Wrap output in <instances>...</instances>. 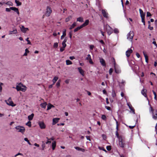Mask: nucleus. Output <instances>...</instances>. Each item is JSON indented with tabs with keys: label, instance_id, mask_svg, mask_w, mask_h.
I'll list each match as a JSON object with an SVG mask.
<instances>
[{
	"label": "nucleus",
	"instance_id": "nucleus-24",
	"mask_svg": "<svg viewBox=\"0 0 157 157\" xmlns=\"http://www.w3.org/2000/svg\"><path fill=\"white\" fill-rule=\"evenodd\" d=\"M66 30L65 29L63 31V35L61 36V39H62L66 35Z\"/></svg>",
	"mask_w": 157,
	"mask_h": 157
},
{
	"label": "nucleus",
	"instance_id": "nucleus-30",
	"mask_svg": "<svg viewBox=\"0 0 157 157\" xmlns=\"http://www.w3.org/2000/svg\"><path fill=\"white\" fill-rule=\"evenodd\" d=\"M56 142L55 141H54L52 143V147L53 150H54L56 146Z\"/></svg>",
	"mask_w": 157,
	"mask_h": 157
},
{
	"label": "nucleus",
	"instance_id": "nucleus-41",
	"mask_svg": "<svg viewBox=\"0 0 157 157\" xmlns=\"http://www.w3.org/2000/svg\"><path fill=\"white\" fill-rule=\"evenodd\" d=\"M24 140L27 142L28 143L29 145H31V143H30V142H29V140H28V138H24Z\"/></svg>",
	"mask_w": 157,
	"mask_h": 157
},
{
	"label": "nucleus",
	"instance_id": "nucleus-18",
	"mask_svg": "<svg viewBox=\"0 0 157 157\" xmlns=\"http://www.w3.org/2000/svg\"><path fill=\"white\" fill-rule=\"evenodd\" d=\"M75 149L78 150V151H80L83 152H84L85 151V150L84 149L79 147H74Z\"/></svg>",
	"mask_w": 157,
	"mask_h": 157
},
{
	"label": "nucleus",
	"instance_id": "nucleus-45",
	"mask_svg": "<svg viewBox=\"0 0 157 157\" xmlns=\"http://www.w3.org/2000/svg\"><path fill=\"white\" fill-rule=\"evenodd\" d=\"M153 111H154L152 107L150 105V112H151L152 114H153L154 113Z\"/></svg>",
	"mask_w": 157,
	"mask_h": 157
},
{
	"label": "nucleus",
	"instance_id": "nucleus-35",
	"mask_svg": "<svg viewBox=\"0 0 157 157\" xmlns=\"http://www.w3.org/2000/svg\"><path fill=\"white\" fill-rule=\"evenodd\" d=\"M143 53H144V57L145 58V61L147 63H148V57H147V56L146 55L144 52H143Z\"/></svg>",
	"mask_w": 157,
	"mask_h": 157
},
{
	"label": "nucleus",
	"instance_id": "nucleus-61",
	"mask_svg": "<svg viewBox=\"0 0 157 157\" xmlns=\"http://www.w3.org/2000/svg\"><path fill=\"white\" fill-rule=\"evenodd\" d=\"M13 32L14 34H17V31L16 29H15L13 30Z\"/></svg>",
	"mask_w": 157,
	"mask_h": 157
},
{
	"label": "nucleus",
	"instance_id": "nucleus-43",
	"mask_svg": "<svg viewBox=\"0 0 157 157\" xmlns=\"http://www.w3.org/2000/svg\"><path fill=\"white\" fill-rule=\"evenodd\" d=\"M58 46V43H55L54 44L53 47L54 48H57Z\"/></svg>",
	"mask_w": 157,
	"mask_h": 157
},
{
	"label": "nucleus",
	"instance_id": "nucleus-55",
	"mask_svg": "<svg viewBox=\"0 0 157 157\" xmlns=\"http://www.w3.org/2000/svg\"><path fill=\"white\" fill-rule=\"evenodd\" d=\"M65 48H64L63 47H61L60 48V51L61 52H63Z\"/></svg>",
	"mask_w": 157,
	"mask_h": 157
},
{
	"label": "nucleus",
	"instance_id": "nucleus-6",
	"mask_svg": "<svg viewBox=\"0 0 157 157\" xmlns=\"http://www.w3.org/2000/svg\"><path fill=\"white\" fill-rule=\"evenodd\" d=\"M5 101L6 103L9 105L12 106H14L16 105L14 104L13 102L12 101L11 98H10L8 100H6Z\"/></svg>",
	"mask_w": 157,
	"mask_h": 157
},
{
	"label": "nucleus",
	"instance_id": "nucleus-28",
	"mask_svg": "<svg viewBox=\"0 0 157 157\" xmlns=\"http://www.w3.org/2000/svg\"><path fill=\"white\" fill-rule=\"evenodd\" d=\"M115 71L116 73L118 74L121 72V70L120 69L117 68V67L114 68Z\"/></svg>",
	"mask_w": 157,
	"mask_h": 157
},
{
	"label": "nucleus",
	"instance_id": "nucleus-58",
	"mask_svg": "<svg viewBox=\"0 0 157 157\" xmlns=\"http://www.w3.org/2000/svg\"><path fill=\"white\" fill-rule=\"evenodd\" d=\"M134 68L136 69V70H138L139 69V67L137 65H135Z\"/></svg>",
	"mask_w": 157,
	"mask_h": 157
},
{
	"label": "nucleus",
	"instance_id": "nucleus-60",
	"mask_svg": "<svg viewBox=\"0 0 157 157\" xmlns=\"http://www.w3.org/2000/svg\"><path fill=\"white\" fill-rule=\"evenodd\" d=\"M105 108L108 110H110L111 109V108L110 107L108 106H105Z\"/></svg>",
	"mask_w": 157,
	"mask_h": 157
},
{
	"label": "nucleus",
	"instance_id": "nucleus-29",
	"mask_svg": "<svg viewBox=\"0 0 157 157\" xmlns=\"http://www.w3.org/2000/svg\"><path fill=\"white\" fill-rule=\"evenodd\" d=\"M47 105V104L46 102H44V103H41L40 104V106L41 107L44 108H46Z\"/></svg>",
	"mask_w": 157,
	"mask_h": 157
},
{
	"label": "nucleus",
	"instance_id": "nucleus-8",
	"mask_svg": "<svg viewBox=\"0 0 157 157\" xmlns=\"http://www.w3.org/2000/svg\"><path fill=\"white\" fill-rule=\"evenodd\" d=\"M133 52V50L132 49H129L126 52L125 54L126 56L128 58L130 55V54L132 53Z\"/></svg>",
	"mask_w": 157,
	"mask_h": 157
},
{
	"label": "nucleus",
	"instance_id": "nucleus-38",
	"mask_svg": "<svg viewBox=\"0 0 157 157\" xmlns=\"http://www.w3.org/2000/svg\"><path fill=\"white\" fill-rule=\"evenodd\" d=\"M15 2L16 3L17 6H21V2H20L19 1L17 0H15Z\"/></svg>",
	"mask_w": 157,
	"mask_h": 157
},
{
	"label": "nucleus",
	"instance_id": "nucleus-12",
	"mask_svg": "<svg viewBox=\"0 0 157 157\" xmlns=\"http://www.w3.org/2000/svg\"><path fill=\"white\" fill-rule=\"evenodd\" d=\"M119 142V145L122 148H124V147L125 146V141L121 142V141Z\"/></svg>",
	"mask_w": 157,
	"mask_h": 157
},
{
	"label": "nucleus",
	"instance_id": "nucleus-4",
	"mask_svg": "<svg viewBox=\"0 0 157 157\" xmlns=\"http://www.w3.org/2000/svg\"><path fill=\"white\" fill-rule=\"evenodd\" d=\"M105 28L106 29V31L109 35H110L113 32V29L108 25H106Z\"/></svg>",
	"mask_w": 157,
	"mask_h": 157
},
{
	"label": "nucleus",
	"instance_id": "nucleus-5",
	"mask_svg": "<svg viewBox=\"0 0 157 157\" xmlns=\"http://www.w3.org/2000/svg\"><path fill=\"white\" fill-rule=\"evenodd\" d=\"M10 10L14 11L17 13L18 14H19V13L18 11V10L17 8L15 7H11L10 8H6V11L7 12H10Z\"/></svg>",
	"mask_w": 157,
	"mask_h": 157
},
{
	"label": "nucleus",
	"instance_id": "nucleus-44",
	"mask_svg": "<svg viewBox=\"0 0 157 157\" xmlns=\"http://www.w3.org/2000/svg\"><path fill=\"white\" fill-rule=\"evenodd\" d=\"M106 149L107 150L109 151L111 149V146H108L106 147Z\"/></svg>",
	"mask_w": 157,
	"mask_h": 157
},
{
	"label": "nucleus",
	"instance_id": "nucleus-48",
	"mask_svg": "<svg viewBox=\"0 0 157 157\" xmlns=\"http://www.w3.org/2000/svg\"><path fill=\"white\" fill-rule=\"evenodd\" d=\"M115 121H116V129H117V131H118V122L117 121L116 119H115Z\"/></svg>",
	"mask_w": 157,
	"mask_h": 157
},
{
	"label": "nucleus",
	"instance_id": "nucleus-32",
	"mask_svg": "<svg viewBox=\"0 0 157 157\" xmlns=\"http://www.w3.org/2000/svg\"><path fill=\"white\" fill-rule=\"evenodd\" d=\"M72 17V16H69L66 19L65 21L66 22L69 21L71 19Z\"/></svg>",
	"mask_w": 157,
	"mask_h": 157
},
{
	"label": "nucleus",
	"instance_id": "nucleus-57",
	"mask_svg": "<svg viewBox=\"0 0 157 157\" xmlns=\"http://www.w3.org/2000/svg\"><path fill=\"white\" fill-rule=\"evenodd\" d=\"M62 45L63 46L62 47H63L64 48H65L67 45L66 43H64L63 42L62 43Z\"/></svg>",
	"mask_w": 157,
	"mask_h": 157
},
{
	"label": "nucleus",
	"instance_id": "nucleus-63",
	"mask_svg": "<svg viewBox=\"0 0 157 157\" xmlns=\"http://www.w3.org/2000/svg\"><path fill=\"white\" fill-rule=\"evenodd\" d=\"M67 37H66L64 39V40H63V41L62 42L64 43H66L67 42Z\"/></svg>",
	"mask_w": 157,
	"mask_h": 157
},
{
	"label": "nucleus",
	"instance_id": "nucleus-64",
	"mask_svg": "<svg viewBox=\"0 0 157 157\" xmlns=\"http://www.w3.org/2000/svg\"><path fill=\"white\" fill-rule=\"evenodd\" d=\"M18 155H23L21 153H18V154H17L16 155H15V157H16Z\"/></svg>",
	"mask_w": 157,
	"mask_h": 157
},
{
	"label": "nucleus",
	"instance_id": "nucleus-47",
	"mask_svg": "<svg viewBox=\"0 0 157 157\" xmlns=\"http://www.w3.org/2000/svg\"><path fill=\"white\" fill-rule=\"evenodd\" d=\"M101 118L103 120H105L106 119V116L104 115H103L101 117Z\"/></svg>",
	"mask_w": 157,
	"mask_h": 157
},
{
	"label": "nucleus",
	"instance_id": "nucleus-25",
	"mask_svg": "<svg viewBox=\"0 0 157 157\" xmlns=\"http://www.w3.org/2000/svg\"><path fill=\"white\" fill-rule=\"evenodd\" d=\"M58 79V77L55 76L52 80L53 85H54Z\"/></svg>",
	"mask_w": 157,
	"mask_h": 157
},
{
	"label": "nucleus",
	"instance_id": "nucleus-46",
	"mask_svg": "<svg viewBox=\"0 0 157 157\" xmlns=\"http://www.w3.org/2000/svg\"><path fill=\"white\" fill-rule=\"evenodd\" d=\"M114 32L115 33H119L118 30L117 29H115L114 30Z\"/></svg>",
	"mask_w": 157,
	"mask_h": 157
},
{
	"label": "nucleus",
	"instance_id": "nucleus-56",
	"mask_svg": "<svg viewBox=\"0 0 157 157\" xmlns=\"http://www.w3.org/2000/svg\"><path fill=\"white\" fill-rule=\"evenodd\" d=\"M28 39H29V38H27L26 39V40L28 42L27 44H31V43L30 42V41L28 40Z\"/></svg>",
	"mask_w": 157,
	"mask_h": 157
},
{
	"label": "nucleus",
	"instance_id": "nucleus-3",
	"mask_svg": "<svg viewBox=\"0 0 157 157\" xmlns=\"http://www.w3.org/2000/svg\"><path fill=\"white\" fill-rule=\"evenodd\" d=\"M134 36V33L133 32L130 31L127 35V39L132 43V40Z\"/></svg>",
	"mask_w": 157,
	"mask_h": 157
},
{
	"label": "nucleus",
	"instance_id": "nucleus-31",
	"mask_svg": "<svg viewBox=\"0 0 157 157\" xmlns=\"http://www.w3.org/2000/svg\"><path fill=\"white\" fill-rule=\"evenodd\" d=\"M118 139L119 142L124 141L122 136H119V137H118Z\"/></svg>",
	"mask_w": 157,
	"mask_h": 157
},
{
	"label": "nucleus",
	"instance_id": "nucleus-54",
	"mask_svg": "<svg viewBox=\"0 0 157 157\" xmlns=\"http://www.w3.org/2000/svg\"><path fill=\"white\" fill-rule=\"evenodd\" d=\"M151 13L149 12H147V17H150L151 16Z\"/></svg>",
	"mask_w": 157,
	"mask_h": 157
},
{
	"label": "nucleus",
	"instance_id": "nucleus-39",
	"mask_svg": "<svg viewBox=\"0 0 157 157\" xmlns=\"http://www.w3.org/2000/svg\"><path fill=\"white\" fill-rule=\"evenodd\" d=\"M76 25V23L74 22L73 24L70 26V29H71L74 28Z\"/></svg>",
	"mask_w": 157,
	"mask_h": 157
},
{
	"label": "nucleus",
	"instance_id": "nucleus-10",
	"mask_svg": "<svg viewBox=\"0 0 157 157\" xmlns=\"http://www.w3.org/2000/svg\"><path fill=\"white\" fill-rule=\"evenodd\" d=\"M86 59L89 60L90 64H93V62L91 59V56L90 54L87 55V57L86 58Z\"/></svg>",
	"mask_w": 157,
	"mask_h": 157
},
{
	"label": "nucleus",
	"instance_id": "nucleus-7",
	"mask_svg": "<svg viewBox=\"0 0 157 157\" xmlns=\"http://www.w3.org/2000/svg\"><path fill=\"white\" fill-rule=\"evenodd\" d=\"M52 12V10L50 7L48 6L46 9V15L47 16L49 17L50 16V14Z\"/></svg>",
	"mask_w": 157,
	"mask_h": 157
},
{
	"label": "nucleus",
	"instance_id": "nucleus-21",
	"mask_svg": "<svg viewBox=\"0 0 157 157\" xmlns=\"http://www.w3.org/2000/svg\"><path fill=\"white\" fill-rule=\"evenodd\" d=\"M146 90L144 89H143V90L141 91L142 94L145 97H146L147 96V94L146 93Z\"/></svg>",
	"mask_w": 157,
	"mask_h": 157
},
{
	"label": "nucleus",
	"instance_id": "nucleus-16",
	"mask_svg": "<svg viewBox=\"0 0 157 157\" xmlns=\"http://www.w3.org/2000/svg\"><path fill=\"white\" fill-rule=\"evenodd\" d=\"M139 10L141 18L144 17L145 14L144 13L143 10L141 9H140Z\"/></svg>",
	"mask_w": 157,
	"mask_h": 157
},
{
	"label": "nucleus",
	"instance_id": "nucleus-34",
	"mask_svg": "<svg viewBox=\"0 0 157 157\" xmlns=\"http://www.w3.org/2000/svg\"><path fill=\"white\" fill-rule=\"evenodd\" d=\"M29 50H28V49L27 48H26L25 49V53L23 55V56H26L27 55V53H29Z\"/></svg>",
	"mask_w": 157,
	"mask_h": 157
},
{
	"label": "nucleus",
	"instance_id": "nucleus-26",
	"mask_svg": "<svg viewBox=\"0 0 157 157\" xmlns=\"http://www.w3.org/2000/svg\"><path fill=\"white\" fill-rule=\"evenodd\" d=\"M152 118L155 120H157V111L155 114L154 113L152 114Z\"/></svg>",
	"mask_w": 157,
	"mask_h": 157
},
{
	"label": "nucleus",
	"instance_id": "nucleus-1",
	"mask_svg": "<svg viewBox=\"0 0 157 157\" xmlns=\"http://www.w3.org/2000/svg\"><path fill=\"white\" fill-rule=\"evenodd\" d=\"M16 88L17 91L21 90L24 92L26 90V86H23L21 83L19 84L17 86Z\"/></svg>",
	"mask_w": 157,
	"mask_h": 157
},
{
	"label": "nucleus",
	"instance_id": "nucleus-23",
	"mask_svg": "<svg viewBox=\"0 0 157 157\" xmlns=\"http://www.w3.org/2000/svg\"><path fill=\"white\" fill-rule=\"evenodd\" d=\"M34 116V114L33 113H32L31 115H29L28 116V118L29 120V121L32 120Z\"/></svg>",
	"mask_w": 157,
	"mask_h": 157
},
{
	"label": "nucleus",
	"instance_id": "nucleus-14",
	"mask_svg": "<svg viewBox=\"0 0 157 157\" xmlns=\"http://www.w3.org/2000/svg\"><path fill=\"white\" fill-rule=\"evenodd\" d=\"M59 120V118H55L53 119L52 124L54 125L57 123Z\"/></svg>",
	"mask_w": 157,
	"mask_h": 157
},
{
	"label": "nucleus",
	"instance_id": "nucleus-59",
	"mask_svg": "<svg viewBox=\"0 0 157 157\" xmlns=\"http://www.w3.org/2000/svg\"><path fill=\"white\" fill-rule=\"evenodd\" d=\"M116 135L117 136V138L119 137L120 136H119V135L118 133V132L117 131H116Z\"/></svg>",
	"mask_w": 157,
	"mask_h": 157
},
{
	"label": "nucleus",
	"instance_id": "nucleus-11",
	"mask_svg": "<svg viewBox=\"0 0 157 157\" xmlns=\"http://www.w3.org/2000/svg\"><path fill=\"white\" fill-rule=\"evenodd\" d=\"M20 28L21 31L23 33H25L27 31L29 30L28 28H25L23 25L21 26Z\"/></svg>",
	"mask_w": 157,
	"mask_h": 157
},
{
	"label": "nucleus",
	"instance_id": "nucleus-27",
	"mask_svg": "<svg viewBox=\"0 0 157 157\" xmlns=\"http://www.w3.org/2000/svg\"><path fill=\"white\" fill-rule=\"evenodd\" d=\"M77 21L81 22H83V18L81 17H79L77 18Z\"/></svg>",
	"mask_w": 157,
	"mask_h": 157
},
{
	"label": "nucleus",
	"instance_id": "nucleus-40",
	"mask_svg": "<svg viewBox=\"0 0 157 157\" xmlns=\"http://www.w3.org/2000/svg\"><path fill=\"white\" fill-rule=\"evenodd\" d=\"M26 125L28 126L29 127H31V122L30 121H29L27 123H26Z\"/></svg>",
	"mask_w": 157,
	"mask_h": 157
},
{
	"label": "nucleus",
	"instance_id": "nucleus-62",
	"mask_svg": "<svg viewBox=\"0 0 157 157\" xmlns=\"http://www.w3.org/2000/svg\"><path fill=\"white\" fill-rule=\"evenodd\" d=\"M113 69L112 68H110L109 70V74L110 75H111L112 74V73L113 72Z\"/></svg>",
	"mask_w": 157,
	"mask_h": 157
},
{
	"label": "nucleus",
	"instance_id": "nucleus-37",
	"mask_svg": "<svg viewBox=\"0 0 157 157\" xmlns=\"http://www.w3.org/2000/svg\"><path fill=\"white\" fill-rule=\"evenodd\" d=\"M5 4L9 5V6H13V3L10 1H8L6 3H5Z\"/></svg>",
	"mask_w": 157,
	"mask_h": 157
},
{
	"label": "nucleus",
	"instance_id": "nucleus-52",
	"mask_svg": "<svg viewBox=\"0 0 157 157\" xmlns=\"http://www.w3.org/2000/svg\"><path fill=\"white\" fill-rule=\"evenodd\" d=\"M112 96L113 97H115L116 96V94L114 91H113L112 93Z\"/></svg>",
	"mask_w": 157,
	"mask_h": 157
},
{
	"label": "nucleus",
	"instance_id": "nucleus-50",
	"mask_svg": "<svg viewBox=\"0 0 157 157\" xmlns=\"http://www.w3.org/2000/svg\"><path fill=\"white\" fill-rule=\"evenodd\" d=\"M60 80L58 81L56 84V86H57V87H58L60 86Z\"/></svg>",
	"mask_w": 157,
	"mask_h": 157
},
{
	"label": "nucleus",
	"instance_id": "nucleus-49",
	"mask_svg": "<svg viewBox=\"0 0 157 157\" xmlns=\"http://www.w3.org/2000/svg\"><path fill=\"white\" fill-rule=\"evenodd\" d=\"M148 29H149L150 30H152L153 29V28L152 27H151L150 26V24H149L148 26Z\"/></svg>",
	"mask_w": 157,
	"mask_h": 157
},
{
	"label": "nucleus",
	"instance_id": "nucleus-22",
	"mask_svg": "<svg viewBox=\"0 0 157 157\" xmlns=\"http://www.w3.org/2000/svg\"><path fill=\"white\" fill-rule=\"evenodd\" d=\"M54 107V106L53 105L51 104L50 103H49L48 105L47 106V110H48Z\"/></svg>",
	"mask_w": 157,
	"mask_h": 157
},
{
	"label": "nucleus",
	"instance_id": "nucleus-20",
	"mask_svg": "<svg viewBox=\"0 0 157 157\" xmlns=\"http://www.w3.org/2000/svg\"><path fill=\"white\" fill-rule=\"evenodd\" d=\"M89 23V21L88 20H86L84 23L83 24H82V27H84L87 25H88V23Z\"/></svg>",
	"mask_w": 157,
	"mask_h": 157
},
{
	"label": "nucleus",
	"instance_id": "nucleus-53",
	"mask_svg": "<svg viewBox=\"0 0 157 157\" xmlns=\"http://www.w3.org/2000/svg\"><path fill=\"white\" fill-rule=\"evenodd\" d=\"M94 48V46L93 45H90V50H93Z\"/></svg>",
	"mask_w": 157,
	"mask_h": 157
},
{
	"label": "nucleus",
	"instance_id": "nucleus-13",
	"mask_svg": "<svg viewBox=\"0 0 157 157\" xmlns=\"http://www.w3.org/2000/svg\"><path fill=\"white\" fill-rule=\"evenodd\" d=\"M100 62L103 66H106L105 61L103 58H100Z\"/></svg>",
	"mask_w": 157,
	"mask_h": 157
},
{
	"label": "nucleus",
	"instance_id": "nucleus-19",
	"mask_svg": "<svg viewBox=\"0 0 157 157\" xmlns=\"http://www.w3.org/2000/svg\"><path fill=\"white\" fill-rule=\"evenodd\" d=\"M78 69L81 74L83 76L84 75V71L82 69L81 67H78Z\"/></svg>",
	"mask_w": 157,
	"mask_h": 157
},
{
	"label": "nucleus",
	"instance_id": "nucleus-36",
	"mask_svg": "<svg viewBox=\"0 0 157 157\" xmlns=\"http://www.w3.org/2000/svg\"><path fill=\"white\" fill-rule=\"evenodd\" d=\"M66 63L67 65H71L72 64V62L69 60H66Z\"/></svg>",
	"mask_w": 157,
	"mask_h": 157
},
{
	"label": "nucleus",
	"instance_id": "nucleus-2",
	"mask_svg": "<svg viewBox=\"0 0 157 157\" xmlns=\"http://www.w3.org/2000/svg\"><path fill=\"white\" fill-rule=\"evenodd\" d=\"M17 131L18 132H20L22 134L24 133L25 129V128L21 126H17L15 127Z\"/></svg>",
	"mask_w": 157,
	"mask_h": 157
},
{
	"label": "nucleus",
	"instance_id": "nucleus-17",
	"mask_svg": "<svg viewBox=\"0 0 157 157\" xmlns=\"http://www.w3.org/2000/svg\"><path fill=\"white\" fill-rule=\"evenodd\" d=\"M127 105L129 107L130 109L132 111L133 113L134 114H135V110L133 109V108L132 107V105H131L129 103H127Z\"/></svg>",
	"mask_w": 157,
	"mask_h": 157
},
{
	"label": "nucleus",
	"instance_id": "nucleus-33",
	"mask_svg": "<svg viewBox=\"0 0 157 157\" xmlns=\"http://www.w3.org/2000/svg\"><path fill=\"white\" fill-rule=\"evenodd\" d=\"M82 28V26L81 25L80 26L78 27L77 28L75 29L74 30V32H76Z\"/></svg>",
	"mask_w": 157,
	"mask_h": 157
},
{
	"label": "nucleus",
	"instance_id": "nucleus-42",
	"mask_svg": "<svg viewBox=\"0 0 157 157\" xmlns=\"http://www.w3.org/2000/svg\"><path fill=\"white\" fill-rule=\"evenodd\" d=\"M152 92L154 95V99L155 100H157V96L156 93L154 91L152 90Z\"/></svg>",
	"mask_w": 157,
	"mask_h": 157
},
{
	"label": "nucleus",
	"instance_id": "nucleus-9",
	"mask_svg": "<svg viewBox=\"0 0 157 157\" xmlns=\"http://www.w3.org/2000/svg\"><path fill=\"white\" fill-rule=\"evenodd\" d=\"M38 124L40 126V128L42 129H44L46 127V125L44 122L42 121H39Z\"/></svg>",
	"mask_w": 157,
	"mask_h": 157
},
{
	"label": "nucleus",
	"instance_id": "nucleus-51",
	"mask_svg": "<svg viewBox=\"0 0 157 157\" xmlns=\"http://www.w3.org/2000/svg\"><path fill=\"white\" fill-rule=\"evenodd\" d=\"M142 22L143 23L144 25H145V22L144 21V17L141 18Z\"/></svg>",
	"mask_w": 157,
	"mask_h": 157
},
{
	"label": "nucleus",
	"instance_id": "nucleus-15",
	"mask_svg": "<svg viewBox=\"0 0 157 157\" xmlns=\"http://www.w3.org/2000/svg\"><path fill=\"white\" fill-rule=\"evenodd\" d=\"M102 13L104 17L106 18L108 17V13L106 12L105 10H102Z\"/></svg>",
	"mask_w": 157,
	"mask_h": 157
}]
</instances>
